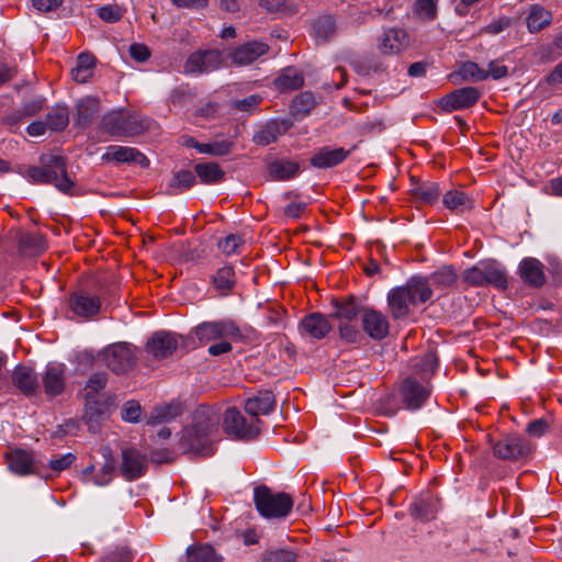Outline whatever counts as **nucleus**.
<instances>
[{"label": "nucleus", "instance_id": "f8f14e48", "mask_svg": "<svg viewBox=\"0 0 562 562\" xmlns=\"http://www.w3.org/2000/svg\"><path fill=\"white\" fill-rule=\"evenodd\" d=\"M223 61V56L218 50L196 52L188 57L184 64V72L188 75L210 72L218 69Z\"/></svg>", "mask_w": 562, "mask_h": 562}, {"label": "nucleus", "instance_id": "c85d7f7f", "mask_svg": "<svg viewBox=\"0 0 562 562\" xmlns=\"http://www.w3.org/2000/svg\"><path fill=\"white\" fill-rule=\"evenodd\" d=\"M429 289L446 291L452 288L458 280V276L452 267H442L428 277H423Z\"/></svg>", "mask_w": 562, "mask_h": 562}, {"label": "nucleus", "instance_id": "20e7f679", "mask_svg": "<svg viewBox=\"0 0 562 562\" xmlns=\"http://www.w3.org/2000/svg\"><path fill=\"white\" fill-rule=\"evenodd\" d=\"M102 128L113 136H135L148 128V121L136 113L115 110L102 117Z\"/></svg>", "mask_w": 562, "mask_h": 562}, {"label": "nucleus", "instance_id": "39448f33", "mask_svg": "<svg viewBox=\"0 0 562 562\" xmlns=\"http://www.w3.org/2000/svg\"><path fill=\"white\" fill-rule=\"evenodd\" d=\"M254 501L257 510L265 518H285L293 507V501L289 494L273 493L267 486L255 488Z\"/></svg>", "mask_w": 562, "mask_h": 562}, {"label": "nucleus", "instance_id": "b1692460", "mask_svg": "<svg viewBox=\"0 0 562 562\" xmlns=\"http://www.w3.org/2000/svg\"><path fill=\"white\" fill-rule=\"evenodd\" d=\"M106 160H115L117 162H133L142 167H148L149 160L138 149L125 146H109L103 156Z\"/></svg>", "mask_w": 562, "mask_h": 562}, {"label": "nucleus", "instance_id": "412c9836", "mask_svg": "<svg viewBox=\"0 0 562 562\" xmlns=\"http://www.w3.org/2000/svg\"><path fill=\"white\" fill-rule=\"evenodd\" d=\"M300 331L303 336L313 339H323L331 330L328 318L321 313H311L300 322Z\"/></svg>", "mask_w": 562, "mask_h": 562}, {"label": "nucleus", "instance_id": "ea45409f", "mask_svg": "<svg viewBox=\"0 0 562 562\" xmlns=\"http://www.w3.org/2000/svg\"><path fill=\"white\" fill-rule=\"evenodd\" d=\"M195 183V176L189 170H181L173 175L169 187V194H179Z\"/></svg>", "mask_w": 562, "mask_h": 562}, {"label": "nucleus", "instance_id": "0e129e2a", "mask_svg": "<svg viewBox=\"0 0 562 562\" xmlns=\"http://www.w3.org/2000/svg\"><path fill=\"white\" fill-rule=\"evenodd\" d=\"M512 20L506 16L498 18L497 20L492 21L490 24H487L483 30L482 33H487L491 35H496L506 30L510 26Z\"/></svg>", "mask_w": 562, "mask_h": 562}, {"label": "nucleus", "instance_id": "a18cd8bd", "mask_svg": "<svg viewBox=\"0 0 562 562\" xmlns=\"http://www.w3.org/2000/svg\"><path fill=\"white\" fill-rule=\"evenodd\" d=\"M302 75L294 68H286L276 79V85L282 90H294L303 85Z\"/></svg>", "mask_w": 562, "mask_h": 562}, {"label": "nucleus", "instance_id": "338daca9", "mask_svg": "<svg viewBox=\"0 0 562 562\" xmlns=\"http://www.w3.org/2000/svg\"><path fill=\"white\" fill-rule=\"evenodd\" d=\"M232 340H233L232 338H220L218 342H215L209 347V349H207L209 353L211 356L216 357V356H221V355L231 352L233 349L232 342H231Z\"/></svg>", "mask_w": 562, "mask_h": 562}, {"label": "nucleus", "instance_id": "052dcab7", "mask_svg": "<svg viewBox=\"0 0 562 562\" xmlns=\"http://www.w3.org/2000/svg\"><path fill=\"white\" fill-rule=\"evenodd\" d=\"M243 239L239 235L231 234L218 241V248L226 256H231L241 246Z\"/></svg>", "mask_w": 562, "mask_h": 562}, {"label": "nucleus", "instance_id": "aec40b11", "mask_svg": "<svg viewBox=\"0 0 562 562\" xmlns=\"http://www.w3.org/2000/svg\"><path fill=\"white\" fill-rule=\"evenodd\" d=\"M357 146H352L351 149L346 150L341 147L331 148L324 146L316 150L311 157V165L318 169H328L340 165L347 159L350 153L356 149Z\"/></svg>", "mask_w": 562, "mask_h": 562}, {"label": "nucleus", "instance_id": "5701e85b", "mask_svg": "<svg viewBox=\"0 0 562 562\" xmlns=\"http://www.w3.org/2000/svg\"><path fill=\"white\" fill-rule=\"evenodd\" d=\"M177 347V337L167 331L155 333L147 342L148 352L156 359L167 358L176 351Z\"/></svg>", "mask_w": 562, "mask_h": 562}, {"label": "nucleus", "instance_id": "8fccbe9b", "mask_svg": "<svg viewBox=\"0 0 562 562\" xmlns=\"http://www.w3.org/2000/svg\"><path fill=\"white\" fill-rule=\"evenodd\" d=\"M296 552L289 549H269L261 555V562H295Z\"/></svg>", "mask_w": 562, "mask_h": 562}, {"label": "nucleus", "instance_id": "4c0bfd02", "mask_svg": "<svg viewBox=\"0 0 562 562\" xmlns=\"http://www.w3.org/2000/svg\"><path fill=\"white\" fill-rule=\"evenodd\" d=\"M194 170L201 182L206 184L217 183L224 178V171L215 162L196 164Z\"/></svg>", "mask_w": 562, "mask_h": 562}, {"label": "nucleus", "instance_id": "c756f323", "mask_svg": "<svg viewBox=\"0 0 562 562\" xmlns=\"http://www.w3.org/2000/svg\"><path fill=\"white\" fill-rule=\"evenodd\" d=\"M274 405L273 394L271 392H263L248 398L245 403V411L252 417L266 416L274 408Z\"/></svg>", "mask_w": 562, "mask_h": 562}, {"label": "nucleus", "instance_id": "4468645a", "mask_svg": "<svg viewBox=\"0 0 562 562\" xmlns=\"http://www.w3.org/2000/svg\"><path fill=\"white\" fill-rule=\"evenodd\" d=\"M361 326L363 331L373 340H382L390 333L387 316L371 307H366L362 311Z\"/></svg>", "mask_w": 562, "mask_h": 562}, {"label": "nucleus", "instance_id": "4be33fe9", "mask_svg": "<svg viewBox=\"0 0 562 562\" xmlns=\"http://www.w3.org/2000/svg\"><path fill=\"white\" fill-rule=\"evenodd\" d=\"M44 392L53 397L65 390V366L61 363H49L42 376Z\"/></svg>", "mask_w": 562, "mask_h": 562}, {"label": "nucleus", "instance_id": "6e6d98bb", "mask_svg": "<svg viewBox=\"0 0 562 562\" xmlns=\"http://www.w3.org/2000/svg\"><path fill=\"white\" fill-rule=\"evenodd\" d=\"M438 0H417L415 13L423 20H434L437 16Z\"/></svg>", "mask_w": 562, "mask_h": 562}, {"label": "nucleus", "instance_id": "13d9d810", "mask_svg": "<svg viewBox=\"0 0 562 562\" xmlns=\"http://www.w3.org/2000/svg\"><path fill=\"white\" fill-rule=\"evenodd\" d=\"M98 16L108 23H114L123 16V10L115 4L103 5L97 9Z\"/></svg>", "mask_w": 562, "mask_h": 562}, {"label": "nucleus", "instance_id": "c9c22d12", "mask_svg": "<svg viewBox=\"0 0 562 562\" xmlns=\"http://www.w3.org/2000/svg\"><path fill=\"white\" fill-rule=\"evenodd\" d=\"M95 65V58L88 53H81L77 58L76 67L72 69L71 75L75 81L85 83L92 76V70Z\"/></svg>", "mask_w": 562, "mask_h": 562}, {"label": "nucleus", "instance_id": "c03bdc74", "mask_svg": "<svg viewBox=\"0 0 562 562\" xmlns=\"http://www.w3.org/2000/svg\"><path fill=\"white\" fill-rule=\"evenodd\" d=\"M20 248L25 255L34 256L45 250V240L41 235L23 234L20 237Z\"/></svg>", "mask_w": 562, "mask_h": 562}, {"label": "nucleus", "instance_id": "a19ab883", "mask_svg": "<svg viewBox=\"0 0 562 562\" xmlns=\"http://www.w3.org/2000/svg\"><path fill=\"white\" fill-rule=\"evenodd\" d=\"M187 562H221V557L207 544L189 548Z\"/></svg>", "mask_w": 562, "mask_h": 562}, {"label": "nucleus", "instance_id": "6ab92c4d", "mask_svg": "<svg viewBox=\"0 0 562 562\" xmlns=\"http://www.w3.org/2000/svg\"><path fill=\"white\" fill-rule=\"evenodd\" d=\"M401 394L407 408L417 409L428 398L430 390L426 384L408 376L403 381Z\"/></svg>", "mask_w": 562, "mask_h": 562}, {"label": "nucleus", "instance_id": "e2e57ef3", "mask_svg": "<svg viewBox=\"0 0 562 562\" xmlns=\"http://www.w3.org/2000/svg\"><path fill=\"white\" fill-rule=\"evenodd\" d=\"M261 97L258 94H251L245 99L237 100L234 106L243 112L251 113L261 102Z\"/></svg>", "mask_w": 562, "mask_h": 562}, {"label": "nucleus", "instance_id": "a211bd4d", "mask_svg": "<svg viewBox=\"0 0 562 562\" xmlns=\"http://www.w3.org/2000/svg\"><path fill=\"white\" fill-rule=\"evenodd\" d=\"M221 411L222 407L220 406H209L206 404H200L192 412L191 418L193 419V422H211L213 419H218L222 416L223 422H245L240 412L234 406L226 407L223 414L221 413Z\"/></svg>", "mask_w": 562, "mask_h": 562}, {"label": "nucleus", "instance_id": "ddd939ff", "mask_svg": "<svg viewBox=\"0 0 562 562\" xmlns=\"http://www.w3.org/2000/svg\"><path fill=\"white\" fill-rule=\"evenodd\" d=\"M148 467L147 456L136 448L122 450L121 474L127 481H134L143 476Z\"/></svg>", "mask_w": 562, "mask_h": 562}, {"label": "nucleus", "instance_id": "4d7b16f0", "mask_svg": "<svg viewBox=\"0 0 562 562\" xmlns=\"http://www.w3.org/2000/svg\"><path fill=\"white\" fill-rule=\"evenodd\" d=\"M335 30V21L331 16H322L314 24V32L318 38L327 40Z\"/></svg>", "mask_w": 562, "mask_h": 562}, {"label": "nucleus", "instance_id": "58836bf2", "mask_svg": "<svg viewBox=\"0 0 562 562\" xmlns=\"http://www.w3.org/2000/svg\"><path fill=\"white\" fill-rule=\"evenodd\" d=\"M213 285L216 290L226 293L235 285V272L233 267L224 266L220 268L212 278Z\"/></svg>", "mask_w": 562, "mask_h": 562}, {"label": "nucleus", "instance_id": "f3484780", "mask_svg": "<svg viewBox=\"0 0 562 562\" xmlns=\"http://www.w3.org/2000/svg\"><path fill=\"white\" fill-rule=\"evenodd\" d=\"M269 46L263 42L252 41L229 50L228 57L237 66H247L267 54Z\"/></svg>", "mask_w": 562, "mask_h": 562}, {"label": "nucleus", "instance_id": "f257e3e1", "mask_svg": "<svg viewBox=\"0 0 562 562\" xmlns=\"http://www.w3.org/2000/svg\"><path fill=\"white\" fill-rule=\"evenodd\" d=\"M223 426V431L232 440L249 441L258 438L261 428L258 424H187L177 441L178 449L200 456L213 453L214 428Z\"/></svg>", "mask_w": 562, "mask_h": 562}, {"label": "nucleus", "instance_id": "7c9ffc66", "mask_svg": "<svg viewBox=\"0 0 562 562\" xmlns=\"http://www.w3.org/2000/svg\"><path fill=\"white\" fill-rule=\"evenodd\" d=\"M9 469L19 475H27L34 470L33 456L22 449L7 453Z\"/></svg>", "mask_w": 562, "mask_h": 562}, {"label": "nucleus", "instance_id": "864d4df0", "mask_svg": "<svg viewBox=\"0 0 562 562\" xmlns=\"http://www.w3.org/2000/svg\"><path fill=\"white\" fill-rule=\"evenodd\" d=\"M229 142H215L212 144H195L194 148L201 154H209L213 156H224L231 151Z\"/></svg>", "mask_w": 562, "mask_h": 562}, {"label": "nucleus", "instance_id": "dca6fc26", "mask_svg": "<svg viewBox=\"0 0 562 562\" xmlns=\"http://www.w3.org/2000/svg\"><path fill=\"white\" fill-rule=\"evenodd\" d=\"M408 45L409 36L407 32L403 29L393 27L385 30L378 38L376 47L383 55H395L406 49Z\"/></svg>", "mask_w": 562, "mask_h": 562}, {"label": "nucleus", "instance_id": "a878e982", "mask_svg": "<svg viewBox=\"0 0 562 562\" xmlns=\"http://www.w3.org/2000/svg\"><path fill=\"white\" fill-rule=\"evenodd\" d=\"M290 126L291 124L288 121H269L255 133L252 140L257 145L267 146L274 143Z\"/></svg>", "mask_w": 562, "mask_h": 562}, {"label": "nucleus", "instance_id": "79ce46f5", "mask_svg": "<svg viewBox=\"0 0 562 562\" xmlns=\"http://www.w3.org/2000/svg\"><path fill=\"white\" fill-rule=\"evenodd\" d=\"M445 206L457 213H462L471 207L469 198L461 191H448L442 199Z\"/></svg>", "mask_w": 562, "mask_h": 562}, {"label": "nucleus", "instance_id": "49530a36", "mask_svg": "<svg viewBox=\"0 0 562 562\" xmlns=\"http://www.w3.org/2000/svg\"><path fill=\"white\" fill-rule=\"evenodd\" d=\"M315 97L311 92H303L292 101V112L295 115L305 116L315 106Z\"/></svg>", "mask_w": 562, "mask_h": 562}, {"label": "nucleus", "instance_id": "9d476101", "mask_svg": "<svg viewBox=\"0 0 562 562\" xmlns=\"http://www.w3.org/2000/svg\"><path fill=\"white\" fill-rule=\"evenodd\" d=\"M67 305L74 317L89 319L99 313L101 301L91 292L78 290L69 294Z\"/></svg>", "mask_w": 562, "mask_h": 562}, {"label": "nucleus", "instance_id": "de8ad7c7", "mask_svg": "<svg viewBox=\"0 0 562 562\" xmlns=\"http://www.w3.org/2000/svg\"><path fill=\"white\" fill-rule=\"evenodd\" d=\"M459 75L464 80L469 81H483L487 79V75L485 74V69L481 68L474 61H465L460 66Z\"/></svg>", "mask_w": 562, "mask_h": 562}, {"label": "nucleus", "instance_id": "72a5a7b5", "mask_svg": "<svg viewBox=\"0 0 562 562\" xmlns=\"http://www.w3.org/2000/svg\"><path fill=\"white\" fill-rule=\"evenodd\" d=\"M300 171V165L296 161L279 159L268 165V173L274 180H289L294 178Z\"/></svg>", "mask_w": 562, "mask_h": 562}, {"label": "nucleus", "instance_id": "bb28decb", "mask_svg": "<svg viewBox=\"0 0 562 562\" xmlns=\"http://www.w3.org/2000/svg\"><path fill=\"white\" fill-rule=\"evenodd\" d=\"M543 265L536 258H526L519 265L521 279L531 286H541L546 281Z\"/></svg>", "mask_w": 562, "mask_h": 562}, {"label": "nucleus", "instance_id": "69168bd1", "mask_svg": "<svg viewBox=\"0 0 562 562\" xmlns=\"http://www.w3.org/2000/svg\"><path fill=\"white\" fill-rule=\"evenodd\" d=\"M130 56L137 63H144L146 61L149 56L150 52L148 47L144 44L134 43L130 45L128 47Z\"/></svg>", "mask_w": 562, "mask_h": 562}, {"label": "nucleus", "instance_id": "393cba45", "mask_svg": "<svg viewBox=\"0 0 562 562\" xmlns=\"http://www.w3.org/2000/svg\"><path fill=\"white\" fill-rule=\"evenodd\" d=\"M13 385L26 396L34 395L38 390V381L34 370L26 366H18L12 372Z\"/></svg>", "mask_w": 562, "mask_h": 562}, {"label": "nucleus", "instance_id": "5fc2aeb1", "mask_svg": "<svg viewBox=\"0 0 562 562\" xmlns=\"http://www.w3.org/2000/svg\"><path fill=\"white\" fill-rule=\"evenodd\" d=\"M338 330L340 338L346 342H357L361 338L357 322H339Z\"/></svg>", "mask_w": 562, "mask_h": 562}, {"label": "nucleus", "instance_id": "09e8293b", "mask_svg": "<svg viewBox=\"0 0 562 562\" xmlns=\"http://www.w3.org/2000/svg\"><path fill=\"white\" fill-rule=\"evenodd\" d=\"M106 382L108 375L105 373H94L90 376L85 389L88 405L92 403L99 391L105 387Z\"/></svg>", "mask_w": 562, "mask_h": 562}, {"label": "nucleus", "instance_id": "2f4dec72", "mask_svg": "<svg viewBox=\"0 0 562 562\" xmlns=\"http://www.w3.org/2000/svg\"><path fill=\"white\" fill-rule=\"evenodd\" d=\"M409 510L415 519L429 521L436 518L439 510V501L434 496H427L415 501Z\"/></svg>", "mask_w": 562, "mask_h": 562}, {"label": "nucleus", "instance_id": "7ed1b4c3", "mask_svg": "<svg viewBox=\"0 0 562 562\" xmlns=\"http://www.w3.org/2000/svg\"><path fill=\"white\" fill-rule=\"evenodd\" d=\"M26 178L32 183L53 184L64 193H70L75 186L68 177L66 159L53 154L42 155L40 166L29 168Z\"/></svg>", "mask_w": 562, "mask_h": 562}, {"label": "nucleus", "instance_id": "9b49d317", "mask_svg": "<svg viewBox=\"0 0 562 562\" xmlns=\"http://www.w3.org/2000/svg\"><path fill=\"white\" fill-rule=\"evenodd\" d=\"M530 446L520 436L507 434L493 443V453L503 460H516L530 452Z\"/></svg>", "mask_w": 562, "mask_h": 562}, {"label": "nucleus", "instance_id": "423d86ee", "mask_svg": "<svg viewBox=\"0 0 562 562\" xmlns=\"http://www.w3.org/2000/svg\"><path fill=\"white\" fill-rule=\"evenodd\" d=\"M463 280L475 286L492 284L498 289H506L508 283L505 269L494 260L481 261L467 269Z\"/></svg>", "mask_w": 562, "mask_h": 562}, {"label": "nucleus", "instance_id": "6e6552de", "mask_svg": "<svg viewBox=\"0 0 562 562\" xmlns=\"http://www.w3.org/2000/svg\"><path fill=\"white\" fill-rule=\"evenodd\" d=\"M144 441L149 450L151 461L167 463L173 460V450L168 447L171 430L166 424H148Z\"/></svg>", "mask_w": 562, "mask_h": 562}, {"label": "nucleus", "instance_id": "3c124183", "mask_svg": "<svg viewBox=\"0 0 562 562\" xmlns=\"http://www.w3.org/2000/svg\"><path fill=\"white\" fill-rule=\"evenodd\" d=\"M414 195L425 203L432 204L439 199L440 190L437 183H423L414 190Z\"/></svg>", "mask_w": 562, "mask_h": 562}, {"label": "nucleus", "instance_id": "473e14b6", "mask_svg": "<svg viewBox=\"0 0 562 562\" xmlns=\"http://www.w3.org/2000/svg\"><path fill=\"white\" fill-rule=\"evenodd\" d=\"M552 22V13L539 4L530 5L526 18L527 29L530 33H537L549 26Z\"/></svg>", "mask_w": 562, "mask_h": 562}, {"label": "nucleus", "instance_id": "37998d69", "mask_svg": "<svg viewBox=\"0 0 562 562\" xmlns=\"http://www.w3.org/2000/svg\"><path fill=\"white\" fill-rule=\"evenodd\" d=\"M69 123V113L66 106L56 105L46 116V124L50 131H63Z\"/></svg>", "mask_w": 562, "mask_h": 562}, {"label": "nucleus", "instance_id": "bf43d9fd", "mask_svg": "<svg viewBox=\"0 0 562 562\" xmlns=\"http://www.w3.org/2000/svg\"><path fill=\"white\" fill-rule=\"evenodd\" d=\"M123 422H138L142 417V406L137 401H127L121 411Z\"/></svg>", "mask_w": 562, "mask_h": 562}, {"label": "nucleus", "instance_id": "2eb2a0df", "mask_svg": "<svg viewBox=\"0 0 562 562\" xmlns=\"http://www.w3.org/2000/svg\"><path fill=\"white\" fill-rule=\"evenodd\" d=\"M481 97V92L474 87H464L445 95L440 101V106L448 112L462 110L475 104Z\"/></svg>", "mask_w": 562, "mask_h": 562}, {"label": "nucleus", "instance_id": "1a4fd4ad", "mask_svg": "<svg viewBox=\"0 0 562 562\" xmlns=\"http://www.w3.org/2000/svg\"><path fill=\"white\" fill-rule=\"evenodd\" d=\"M99 358L116 374L127 372L136 363L135 349L127 342H116L108 346L100 352Z\"/></svg>", "mask_w": 562, "mask_h": 562}, {"label": "nucleus", "instance_id": "cd10ccee", "mask_svg": "<svg viewBox=\"0 0 562 562\" xmlns=\"http://www.w3.org/2000/svg\"><path fill=\"white\" fill-rule=\"evenodd\" d=\"M187 409L186 404L179 400L158 404L153 409L150 422H169L182 418Z\"/></svg>", "mask_w": 562, "mask_h": 562}, {"label": "nucleus", "instance_id": "0eeeda50", "mask_svg": "<svg viewBox=\"0 0 562 562\" xmlns=\"http://www.w3.org/2000/svg\"><path fill=\"white\" fill-rule=\"evenodd\" d=\"M192 334L203 345L218 340L220 338H232L233 341L244 339V335L237 323L227 318L202 322L192 329Z\"/></svg>", "mask_w": 562, "mask_h": 562}, {"label": "nucleus", "instance_id": "680f3d73", "mask_svg": "<svg viewBox=\"0 0 562 562\" xmlns=\"http://www.w3.org/2000/svg\"><path fill=\"white\" fill-rule=\"evenodd\" d=\"M76 460L72 453H66L49 461L48 467L55 472H61L68 469Z\"/></svg>", "mask_w": 562, "mask_h": 562}, {"label": "nucleus", "instance_id": "f704fd0d", "mask_svg": "<svg viewBox=\"0 0 562 562\" xmlns=\"http://www.w3.org/2000/svg\"><path fill=\"white\" fill-rule=\"evenodd\" d=\"M100 102L97 98L86 97L77 103V124L87 126L99 113Z\"/></svg>", "mask_w": 562, "mask_h": 562}, {"label": "nucleus", "instance_id": "e433bc0d", "mask_svg": "<svg viewBox=\"0 0 562 562\" xmlns=\"http://www.w3.org/2000/svg\"><path fill=\"white\" fill-rule=\"evenodd\" d=\"M366 307L360 306L353 299L345 301L337 305L336 312L330 314L338 322H357V317L362 316V311Z\"/></svg>", "mask_w": 562, "mask_h": 562}, {"label": "nucleus", "instance_id": "f03ea898", "mask_svg": "<svg viewBox=\"0 0 562 562\" xmlns=\"http://www.w3.org/2000/svg\"><path fill=\"white\" fill-rule=\"evenodd\" d=\"M432 297V290L428 288L422 276H414L404 285L393 288L387 293V306L395 319L404 318L411 314L419 303Z\"/></svg>", "mask_w": 562, "mask_h": 562}, {"label": "nucleus", "instance_id": "774afa93", "mask_svg": "<svg viewBox=\"0 0 562 562\" xmlns=\"http://www.w3.org/2000/svg\"><path fill=\"white\" fill-rule=\"evenodd\" d=\"M485 74L487 75V79L493 78L498 80L508 75V68L499 61L493 60L488 64V69L485 70Z\"/></svg>", "mask_w": 562, "mask_h": 562}, {"label": "nucleus", "instance_id": "603ef678", "mask_svg": "<svg viewBox=\"0 0 562 562\" xmlns=\"http://www.w3.org/2000/svg\"><path fill=\"white\" fill-rule=\"evenodd\" d=\"M437 362H438V359H437L436 353L432 351H427L419 359H415L414 367L424 376H428L429 374H432L435 372Z\"/></svg>", "mask_w": 562, "mask_h": 562}]
</instances>
